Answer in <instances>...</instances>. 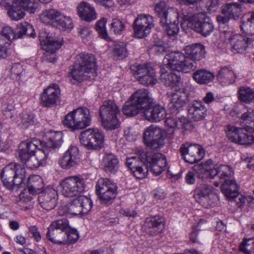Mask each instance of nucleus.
Masks as SVG:
<instances>
[{
  "label": "nucleus",
  "mask_w": 254,
  "mask_h": 254,
  "mask_svg": "<svg viewBox=\"0 0 254 254\" xmlns=\"http://www.w3.org/2000/svg\"><path fill=\"white\" fill-rule=\"evenodd\" d=\"M95 57L89 54H80L77 56L74 64L69 68L68 77L71 80L81 81L85 73H92L95 71Z\"/></svg>",
  "instance_id": "f257e3e1"
},
{
  "label": "nucleus",
  "mask_w": 254,
  "mask_h": 254,
  "mask_svg": "<svg viewBox=\"0 0 254 254\" xmlns=\"http://www.w3.org/2000/svg\"><path fill=\"white\" fill-rule=\"evenodd\" d=\"M0 177L3 186L12 190L14 186L22 187L25 178V170L20 164L10 163L3 168Z\"/></svg>",
  "instance_id": "f03ea898"
},
{
  "label": "nucleus",
  "mask_w": 254,
  "mask_h": 254,
  "mask_svg": "<svg viewBox=\"0 0 254 254\" xmlns=\"http://www.w3.org/2000/svg\"><path fill=\"white\" fill-rule=\"evenodd\" d=\"M39 38L41 46L45 51L44 54V60L50 63L54 62L56 59L55 53L63 44V38H60L55 34L45 30L40 31Z\"/></svg>",
  "instance_id": "7ed1b4c3"
},
{
  "label": "nucleus",
  "mask_w": 254,
  "mask_h": 254,
  "mask_svg": "<svg viewBox=\"0 0 254 254\" xmlns=\"http://www.w3.org/2000/svg\"><path fill=\"white\" fill-rule=\"evenodd\" d=\"M119 113V108L113 101H104L99 109V116L103 127L110 130L119 128L120 122L117 115Z\"/></svg>",
  "instance_id": "20e7f679"
},
{
  "label": "nucleus",
  "mask_w": 254,
  "mask_h": 254,
  "mask_svg": "<svg viewBox=\"0 0 254 254\" xmlns=\"http://www.w3.org/2000/svg\"><path fill=\"white\" fill-rule=\"evenodd\" d=\"M43 144L40 140L32 138L30 141L22 142L19 147V156L21 161L29 168L33 169L41 164L35 156V150Z\"/></svg>",
  "instance_id": "39448f33"
},
{
  "label": "nucleus",
  "mask_w": 254,
  "mask_h": 254,
  "mask_svg": "<svg viewBox=\"0 0 254 254\" xmlns=\"http://www.w3.org/2000/svg\"><path fill=\"white\" fill-rule=\"evenodd\" d=\"M91 118L89 111L86 108H78L66 115L63 121L64 126L71 130L82 129L89 126Z\"/></svg>",
  "instance_id": "423d86ee"
},
{
  "label": "nucleus",
  "mask_w": 254,
  "mask_h": 254,
  "mask_svg": "<svg viewBox=\"0 0 254 254\" xmlns=\"http://www.w3.org/2000/svg\"><path fill=\"white\" fill-rule=\"evenodd\" d=\"M194 62L188 63L186 57L181 52H172L167 54L163 60V66L172 70L187 73L196 67Z\"/></svg>",
  "instance_id": "0eeeda50"
},
{
  "label": "nucleus",
  "mask_w": 254,
  "mask_h": 254,
  "mask_svg": "<svg viewBox=\"0 0 254 254\" xmlns=\"http://www.w3.org/2000/svg\"><path fill=\"white\" fill-rule=\"evenodd\" d=\"M138 154L147 163L148 169L155 176L160 175L167 166V160L161 153H153L140 149Z\"/></svg>",
  "instance_id": "6e6552de"
},
{
  "label": "nucleus",
  "mask_w": 254,
  "mask_h": 254,
  "mask_svg": "<svg viewBox=\"0 0 254 254\" xmlns=\"http://www.w3.org/2000/svg\"><path fill=\"white\" fill-rule=\"evenodd\" d=\"M188 25L204 37L209 35L214 29L211 19L204 13H198L190 16Z\"/></svg>",
  "instance_id": "1a4fd4ad"
},
{
  "label": "nucleus",
  "mask_w": 254,
  "mask_h": 254,
  "mask_svg": "<svg viewBox=\"0 0 254 254\" xmlns=\"http://www.w3.org/2000/svg\"><path fill=\"white\" fill-rule=\"evenodd\" d=\"M96 194L102 204H111L117 194V187L107 178H100L96 182Z\"/></svg>",
  "instance_id": "9d476101"
},
{
  "label": "nucleus",
  "mask_w": 254,
  "mask_h": 254,
  "mask_svg": "<svg viewBox=\"0 0 254 254\" xmlns=\"http://www.w3.org/2000/svg\"><path fill=\"white\" fill-rule=\"evenodd\" d=\"M62 193L65 197H72L82 193L85 188L84 179L80 175L68 177L61 183Z\"/></svg>",
  "instance_id": "9b49d317"
},
{
  "label": "nucleus",
  "mask_w": 254,
  "mask_h": 254,
  "mask_svg": "<svg viewBox=\"0 0 254 254\" xmlns=\"http://www.w3.org/2000/svg\"><path fill=\"white\" fill-rule=\"evenodd\" d=\"M68 229L67 219H58L51 223L46 233L47 238L51 242L59 244H65L66 231Z\"/></svg>",
  "instance_id": "f8f14e48"
},
{
  "label": "nucleus",
  "mask_w": 254,
  "mask_h": 254,
  "mask_svg": "<svg viewBox=\"0 0 254 254\" xmlns=\"http://www.w3.org/2000/svg\"><path fill=\"white\" fill-rule=\"evenodd\" d=\"M164 130L159 127L151 125L143 132V141L145 145L152 149H158L164 145Z\"/></svg>",
  "instance_id": "ddd939ff"
},
{
  "label": "nucleus",
  "mask_w": 254,
  "mask_h": 254,
  "mask_svg": "<svg viewBox=\"0 0 254 254\" xmlns=\"http://www.w3.org/2000/svg\"><path fill=\"white\" fill-rule=\"evenodd\" d=\"M133 75L140 84L145 86H153L157 82L155 71L148 63L137 64Z\"/></svg>",
  "instance_id": "4468645a"
},
{
  "label": "nucleus",
  "mask_w": 254,
  "mask_h": 254,
  "mask_svg": "<svg viewBox=\"0 0 254 254\" xmlns=\"http://www.w3.org/2000/svg\"><path fill=\"white\" fill-rule=\"evenodd\" d=\"M154 26L153 17L151 15L146 14L138 15L133 23L135 37H145L150 33Z\"/></svg>",
  "instance_id": "2eb2a0df"
},
{
  "label": "nucleus",
  "mask_w": 254,
  "mask_h": 254,
  "mask_svg": "<svg viewBox=\"0 0 254 254\" xmlns=\"http://www.w3.org/2000/svg\"><path fill=\"white\" fill-rule=\"evenodd\" d=\"M226 134L229 140L240 145H250L254 143V135L245 128L228 125Z\"/></svg>",
  "instance_id": "dca6fc26"
},
{
  "label": "nucleus",
  "mask_w": 254,
  "mask_h": 254,
  "mask_svg": "<svg viewBox=\"0 0 254 254\" xmlns=\"http://www.w3.org/2000/svg\"><path fill=\"white\" fill-rule=\"evenodd\" d=\"M179 150L183 159L190 164L199 161L205 154L204 149L200 145L188 142L183 144Z\"/></svg>",
  "instance_id": "f3484780"
},
{
  "label": "nucleus",
  "mask_w": 254,
  "mask_h": 254,
  "mask_svg": "<svg viewBox=\"0 0 254 254\" xmlns=\"http://www.w3.org/2000/svg\"><path fill=\"white\" fill-rule=\"evenodd\" d=\"M126 165L131 171L134 176L138 179L145 178L148 172L147 163L139 157H132L127 158Z\"/></svg>",
  "instance_id": "a211bd4d"
},
{
  "label": "nucleus",
  "mask_w": 254,
  "mask_h": 254,
  "mask_svg": "<svg viewBox=\"0 0 254 254\" xmlns=\"http://www.w3.org/2000/svg\"><path fill=\"white\" fill-rule=\"evenodd\" d=\"M92 202L89 198L80 195L69 204V213L72 215L87 214L92 207Z\"/></svg>",
  "instance_id": "6ab92c4d"
},
{
  "label": "nucleus",
  "mask_w": 254,
  "mask_h": 254,
  "mask_svg": "<svg viewBox=\"0 0 254 254\" xmlns=\"http://www.w3.org/2000/svg\"><path fill=\"white\" fill-rule=\"evenodd\" d=\"M188 94L184 89H180L173 93L168 105L170 112L177 115L183 109L188 101Z\"/></svg>",
  "instance_id": "aec40b11"
},
{
  "label": "nucleus",
  "mask_w": 254,
  "mask_h": 254,
  "mask_svg": "<svg viewBox=\"0 0 254 254\" xmlns=\"http://www.w3.org/2000/svg\"><path fill=\"white\" fill-rule=\"evenodd\" d=\"M232 50L235 53H242L247 48L253 45L254 37L247 34L235 35L229 38Z\"/></svg>",
  "instance_id": "412c9836"
},
{
  "label": "nucleus",
  "mask_w": 254,
  "mask_h": 254,
  "mask_svg": "<svg viewBox=\"0 0 254 254\" xmlns=\"http://www.w3.org/2000/svg\"><path fill=\"white\" fill-rule=\"evenodd\" d=\"M57 191L52 188H47L38 196V201L41 206L47 210L54 208L57 204Z\"/></svg>",
  "instance_id": "4be33fe9"
},
{
  "label": "nucleus",
  "mask_w": 254,
  "mask_h": 254,
  "mask_svg": "<svg viewBox=\"0 0 254 254\" xmlns=\"http://www.w3.org/2000/svg\"><path fill=\"white\" fill-rule=\"evenodd\" d=\"M61 90L56 84L49 86L41 95V102L46 107H52L56 105L60 98Z\"/></svg>",
  "instance_id": "5701e85b"
},
{
  "label": "nucleus",
  "mask_w": 254,
  "mask_h": 254,
  "mask_svg": "<svg viewBox=\"0 0 254 254\" xmlns=\"http://www.w3.org/2000/svg\"><path fill=\"white\" fill-rule=\"evenodd\" d=\"M79 152L78 148L71 146L59 160V163L64 169H68L75 167L79 161Z\"/></svg>",
  "instance_id": "b1692460"
},
{
  "label": "nucleus",
  "mask_w": 254,
  "mask_h": 254,
  "mask_svg": "<svg viewBox=\"0 0 254 254\" xmlns=\"http://www.w3.org/2000/svg\"><path fill=\"white\" fill-rule=\"evenodd\" d=\"M186 61L188 63L194 62L196 64V61H200L205 57V51L203 45L196 43L186 46L184 48Z\"/></svg>",
  "instance_id": "393cba45"
},
{
  "label": "nucleus",
  "mask_w": 254,
  "mask_h": 254,
  "mask_svg": "<svg viewBox=\"0 0 254 254\" xmlns=\"http://www.w3.org/2000/svg\"><path fill=\"white\" fill-rule=\"evenodd\" d=\"M133 103H135L142 112L149 106L153 104V99L148 91L145 89H140L136 91L130 97Z\"/></svg>",
  "instance_id": "a878e982"
},
{
  "label": "nucleus",
  "mask_w": 254,
  "mask_h": 254,
  "mask_svg": "<svg viewBox=\"0 0 254 254\" xmlns=\"http://www.w3.org/2000/svg\"><path fill=\"white\" fill-rule=\"evenodd\" d=\"M146 120L150 122H158L163 120L166 115L165 108L160 105L152 104L147 107L143 112Z\"/></svg>",
  "instance_id": "bb28decb"
},
{
  "label": "nucleus",
  "mask_w": 254,
  "mask_h": 254,
  "mask_svg": "<svg viewBox=\"0 0 254 254\" xmlns=\"http://www.w3.org/2000/svg\"><path fill=\"white\" fill-rule=\"evenodd\" d=\"M233 175L224 177L220 181L221 191L229 199L236 198L238 195V187L236 181L233 178Z\"/></svg>",
  "instance_id": "cd10ccee"
},
{
  "label": "nucleus",
  "mask_w": 254,
  "mask_h": 254,
  "mask_svg": "<svg viewBox=\"0 0 254 254\" xmlns=\"http://www.w3.org/2000/svg\"><path fill=\"white\" fill-rule=\"evenodd\" d=\"M188 112L190 118L195 121H199L205 118L207 109L201 101L195 100L189 104Z\"/></svg>",
  "instance_id": "c85d7f7f"
},
{
  "label": "nucleus",
  "mask_w": 254,
  "mask_h": 254,
  "mask_svg": "<svg viewBox=\"0 0 254 254\" xmlns=\"http://www.w3.org/2000/svg\"><path fill=\"white\" fill-rule=\"evenodd\" d=\"M163 228V219L158 216L148 218L144 223L145 231L150 236H155L161 233Z\"/></svg>",
  "instance_id": "c756f323"
},
{
  "label": "nucleus",
  "mask_w": 254,
  "mask_h": 254,
  "mask_svg": "<svg viewBox=\"0 0 254 254\" xmlns=\"http://www.w3.org/2000/svg\"><path fill=\"white\" fill-rule=\"evenodd\" d=\"M119 167V161L115 155L107 153L104 155L101 163V167L107 174H115Z\"/></svg>",
  "instance_id": "7c9ffc66"
},
{
  "label": "nucleus",
  "mask_w": 254,
  "mask_h": 254,
  "mask_svg": "<svg viewBox=\"0 0 254 254\" xmlns=\"http://www.w3.org/2000/svg\"><path fill=\"white\" fill-rule=\"evenodd\" d=\"M160 80L166 86L174 87L178 86L181 82L180 75L172 72H168L165 67L160 68Z\"/></svg>",
  "instance_id": "2f4dec72"
},
{
  "label": "nucleus",
  "mask_w": 254,
  "mask_h": 254,
  "mask_svg": "<svg viewBox=\"0 0 254 254\" xmlns=\"http://www.w3.org/2000/svg\"><path fill=\"white\" fill-rule=\"evenodd\" d=\"M10 4L22 7L31 13L35 12L36 7L33 0H1L0 2V5L4 7Z\"/></svg>",
  "instance_id": "473e14b6"
},
{
  "label": "nucleus",
  "mask_w": 254,
  "mask_h": 254,
  "mask_svg": "<svg viewBox=\"0 0 254 254\" xmlns=\"http://www.w3.org/2000/svg\"><path fill=\"white\" fill-rule=\"evenodd\" d=\"M79 138L81 144L87 149H95V130L94 128H89L82 131Z\"/></svg>",
  "instance_id": "72a5a7b5"
},
{
  "label": "nucleus",
  "mask_w": 254,
  "mask_h": 254,
  "mask_svg": "<svg viewBox=\"0 0 254 254\" xmlns=\"http://www.w3.org/2000/svg\"><path fill=\"white\" fill-rule=\"evenodd\" d=\"M77 9L78 15L82 20L90 22L94 19V8L89 3L86 2L79 3Z\"/></svg>",
  "instance_id": "f704fd0d"
},
{
  "label": "nucleus",
  "mask_w": 254,
  "mask_h": 254,
  "mask_svg": "<svg viewBox=\"0 0 254 254\" xmlns=\"http://www.w3.org/2000/svg\"><path fill=\"white\" fill-rule=\"evenodd\" d=\"M216 77L223 85H229L234 82L236 78L233 70L227 66L221 68Z\"/></svg>",
  "instance_id": "c9c22d12"
},
{
  "label": "nucleus",
  "mask_w": 254,
  "mask_h": 254,
  "mask_svg": "<svg viewBox=\"0 0 254 254\" xmlns=\"http://www.w3.org/2000/svg\"><path fill=\"white\" fill-rule=\"evenodd\" d=\"M193 79L199 84H207L212 82L214 75L213 73L205 69H199L195 71L192 75Z\"/></svg>",
  "instance_id": "e433bc0d"
},
{
  "label": "nucleus",
  "mask_w": 254,
  "mask_h": 254,
  "mask_svg": "<svg viewBox=\"0 0 254 254\" xmlns=\"http://www.w3.org/2000/svg\"><path fill=\"white\" fill-rule=\"evenodd\" d=\"M208 169L209 179H213L217 175L221 181L224 179V177H229L234 174L232 169L228 165H221L213 169H211L208 166Z\"/></svg>",
  "instance_id": "4c0bfd02"
},
{
  "label": "nucleus",
  "mask_w": 254,
  "mask_h": 254,
  "mask_svg": "<svg viewBox=\"0 0 254 254\" xmlns=\"http://www.w3.org/2000/svg\"><path fill=\"white\" fill-rule=\"evenodd\" d=\"M213 187L202 184L197 187L194 191L193 196L196 201L201 203L203 200H207L212 193Z\"/></svg>",
  "instance_id": "58836bf2"
},
{
  "label": "nucleus",
  "mask_w": 254,
  "mask_h": 254,
  "mask_svg": "<svg viewBox=\"0 0 254 254\" xmlns=\"http://www.w3.org/2000/svg\"><path fill=\"white\" fill-rule=\"evenodd\" d=\"M241 12V4L238 2L227 3L223 5L222 8V13L228 15L230 18H237L240 15Z\"/></svg>",
  "instance_id": "ea45409f"
},
{
  "label": "nucleus",
  "mask_w": 254,
  "mask_h": 254,
  "mask_svg": "<svg viewBox=\"0 0 254 254\" xmlns=\"http://www.w3.org/2000/svg\"><path fill=\"white\" fill-rule=\"evenodd\" d=\"M48 141L42 143L48 148H58L62 143L63 133L61 131H50L46 134Z\"/></svg>",
  "instance_id": "a19ab883"
},
{
  "label": "nucleus",
  "mask_w": 254,
  "mask_h": 254,
  "mask_svg": "<svg viewBox=\"0 0 254 254\" xmlns=\"http://www.w3.org/2000/svg\"><path fill=\"white\" fill-rule=\"evenodd\" d=\"M241 28L244 32L254 37V11L245 14Z\"/></svg>",
  "instance_id": "79ce46f5"
},
{
  "label": "nucleus",
  "mask_w": 254,
  "mask_h": 254,
  "mask_svg": "<svg viewBox=\"0 0 254 254\" xmlns=\"http://www.w3.org/2000/svg\"><path fill=\"white\" fill-rule=\"evenodd\" d=\"M44 184L41 178L38 175L30 176L27 181V188L30 190L32 194L36 195L40 193Z\"/></svg>",
  "instance_id": "37998d69"
},
{
  "label": "nucleus",
  "mask_w": 254,
  "mask_h": 254,
  "mask_svg": "<svg viewBox=\"0 0 254 254\" xmlns=\"http://www.w3.org/2000/svg\"><path fill=\"white\" fill-rule=\"evenodd\" d=\"M61 13L55 9H49L44 10L40 15V19L46 24H55Z\"/></svg>",
  "instance_id": "c03bdc74"
},
{
  "label": "nucleus",
  "mask_w": 254,
  "mask_h": 254,
  "mask_svg": "<svg viewBox=\"0 0 254 254\" xmlns=\"http://www.w3.org/2000/svg\"><path fill=\"white\" fill-rule=\"evenodd\" d=\"M24 36L35 38L36 33L32 25L24 22L17 26V38H21Z\"/></svg>",
  "instance_id": "a18cd8bd"
},
{
  "label": "nucleus",
  "mask_w": 254,
  "mask_h": 254,
  "mask_svg": "<svg viewBox=\"0 0 254 254\" xmlns=\"http://www.w3.org/2000/svg\"><path fill=\"white\" fill-rule=\"evenodd\" d=\"M123 113L129 117L136 115L139 112L142 113V110L133 101L129 99L126 101L122 109Z\"/></svg>",
  "instance_id": "49530a36"
},
{
  "label": "nucleus",
  "mask_w": 254,
  "mask_h": 254,
  "mask_svg": "<svg viewBox=\"0 0 254 254\" xmlns=\"http://www.w3.org/2000/svg\"><path fill=\"white\" fill-rule=\"evenodd\" d=\"M239 99L244 102L250 103L254 102V91L250 87L242 86L238 91Z\"/></svg>",
  "instance_id": "de8ad7c7"
},
{
  "label": "nucleus",
  "mask_w": 254,
  "mask_h": 254,
  "mask_svg": "<svg viewBox=\"0 0 254 254\" xmlns=\"http://www.w3.org/2000/svg\"><path fill=\"white\" fill-rule=\"evenodd\" d=\"M113 56L119 59L126 58L128 54L127 45L123 42H120L114 44L112 50Z\"/></svg>",
  "instance_id": "09e8293b"
},
{
  "label": "nucleus",
  "mask_w": 254,
  "mask_h": 254,
  "mask_svg": "<svg viewBox=\"0 0 254 254\" xmlns=\"http://www.w3.org/2000/svg\"><path fill=\"white\" fill-rule=\"evenodd\" d=\"M58 28L63 31L71 30L73 27V24L71 19L65 16L61 13L56 23Z\"/></svg>",
  "instance_id": "8fccbe9b"
},
{
  "label": "nucleus",
  "mask_w": 254,
  "mask_h": 254,
  "mask_svg": "<svg viewBox=\"0 0 254 254\" xmlns=\"http://www.w3.org/2000/svg\"><path fill=\"white\" fill-rule=\"evenodd\" d=\"M6 8H9L7 11L8 16L14 20L17 21L23 18L24 16L25 13L24 8L20 7H17L12 4L7 6Z\"/></svg>",
  "instance_id": "3c124183"
},
{
  "label": "nucleus",
  "mask_w": 254,
  "mask_h": 254,
  "mask_svg": "<svg viewBox=\"0 0 254 254\" xmlns=\"http://www.w3.org/2000/svg\"><path fill=\"white\" fill-rule=\"evenodd\" d=\"M154 5V11L156 15L159 18L160 21H165L164 15L168 11V7L165 2L163 0H158Z\"/></svg>",
  "instance_id": "603ef678"
},
{
  "label": "nucleus",
  "mask_w": 254,
  "mask_h": 254,
  "mask_svg": "<svg viewBox=\"0 0 254 254\" xmlns=\"http://www.w3.org/2000/svg\"><path fill=\"white\" fill-rule=\"evenodd\" d=\"M165 21L160 20V24L162 26L166 24H169L173 22L179 21V12L177 9L171 7L169 8L167 12L164 15Z\"/></svg>",
  "instance_id": "864d4df0"
},
{
  "label": "nucleus",
  "mask_w": 254,
  "mask_h": 254,
  "mask_svg": "<svg viewBox=\"0 0 254 254\" xmlns=\"http://www.w3.org/2000/svg\"><path fill=\"white\" fill-rule=\"evenodd\" d=\"M107 20L105 18L100 19L96 23V30L98 31L99 37L106 41H111V38L109 36L106 29V24Z\"/></svg>",
  "instance_id": "5fc2aeb1"
},
{
  "label": "nucleus",
  "mask_w": 254,
  "mask_h": 254,
  "mask_svg": "<svg viewBox=\"0 0 254 254\" xmlns=\"http://www.w3.org/2000/svg\"><path fill=\"white\" fill-rule=\"evenodd\" d=\"M197 177L202 180L209 179L208 166L206 164H197L193 166Z\"/></svg>",
  "instance_id": "6e6d98bb"
},
{
  "label": "nucleus",
  "mask_w": 254,
  "mask_h": 254,
  "mask_svg": "<svg viewBox=\"0 0 254 254\" xmlns=\"http://www.w3.org/2000/svg\"><path fill=\"white\" fill-rule=\"evenodd\" d=\"M179 21L173 22L164 26L168 37L171 39H175L178 35L179 31Z\"/></svg>",
  "instance_id": "4d7b16f0"
},
{
  "label": "nucleus",
  "mask_w": 254,
  "mask_h": 254,
  "mask_svg": "<svg viewBox=\"0 0 254 254\" xmlns=\"http://www.w3.org/2000/svg\"><path fill=\"white\" fill-rule=\"evenodd\" d=\"M240 251L245 254H251L254 250V238L244 239L239 246Z\"/></svg>",
  "instance_id": "13d9d810"
},
{
  "label": "nucleus",
  "mask_w": 254,
  "mask_h": 254,
  "mask_svg": "<svg viewBox=\"0 0 254 254\" xmlns=\"http://www.w3.org/2000/svg\"><path fill=\"white\" fill-rule=\"evenodd\" d=\"M38 151L35 152V156L37 157L38 161H39L41 165L45 164L46 159L48 157V154L49 151V148L45 145L39 146L37 148Z\"/></svg>",
  "instance_id": "bf43d9fd"
},
{
  "label": "nucleus",
  "mask_w": 254,
  "mask_h": 254,
  "mask_svg": "<svg viewBox=\"0 0 254 254\" xmlns=\"http://www.w3.org/2000/svg\"><path fill=\"white\" fill-rule=\"evenodd\" d=\"M125 25L122 21L114 18L111 23V31L117 35H121L125 29Z\"/></svg>",
  "instance_id": "052dcab7"
},
{
  "label": "nucleus",
  "mask_w": 254,
  "mask_h": 254,
  "mask_svg": "<svg viewBox=\"0 0 254 254\" xmlns=\"http://www.w3.org/2000/svg\"><path fill=\"white\" fill-rule=\"evenodd\" d=\"M243 123L245 124H252L250 126L251 128H254V110L249 108L247 112H244L241 116Z\"/></svg>",
  "instance_id": "680f3d73"
},
{
  "label": "nucleus",
  "mask_w": 254,
  "mask_h": 254,
  "mask_svg": "<svg viewBox=\"0 0 254 254\" xmlns=\"http://www.w3.org/2000/svg\"><path fill=\"white\" fill-rule=\"evenodd\" d=\"M21 126L23 128H27L29 126L34 124V116L33 114L22 113L20 115Z\"/></svg>",
  "instance_id": "e2e57ef3"
},
{
  "label": "nucleus",
  "mask_w": 254,
  "mask_h": 254,
  "mask_svg": "<svg viewBox=\"0 0 254 254\" xmlns=\"http://www.w3.org/2000/svg\"><path fill=\"white\" fill-rule=\"evenodd\" d=\"M0 34H1V37H2V36L7 37L11 42L12 40L18 38L17 28L16 31H14L12 27L7 25L3 27Z\"/></svg>",
  "instance_id": "0e129e2a"
},
{
  "label": "nucleus",
  "mask_w": 254,
  "mask_h": 254,
  "mask_svg": "<svg viewBox=\"0 0 254 254\" xmlns=\"http://www.w3.org/2000/svg\"><path fill=\"white\" fill-rule=\"evenodd\" d=\"M179 122L177 121V120L172 117L167 118L165 120L166 125L169 127L174 128V127H182L185 123L186 121V119L184 117L179 118Z\"/></svg>",
  "instance_id": "69168bd1"
},
{
  "label": "nucleus",
  "mask_w": 254,
  "mask_h": 254,
  "mask_svg": "<svg viewBox=\"0 0 254 254\" xmlns=\"http://www.w3.org/2000/svg\"><path fill=\"white\" fill-rule=\"evenodd\" d=\"M78 33L85 43H88L93 39L92 36V31L88 27L80 28L78 30Z\"/></svg>",
  "instance_id": "338daca9"
},
{
  "label": "nucleus",
  "mask_w": 254,
  "mask_h": 254,
  "mask_svg": "<svg viewBox=\"0 0 254 254\" xmlns=\"http://www.w3.org/2000/svg\"><path fill=\"white\" fill-rule=\"evenodd\" d=\"M79 236L77 231L75 229H68L66 231L65 244L75 242L78 239Z\"/></svg>",
  "instance_id": "774afa93"
}]
</instances>
